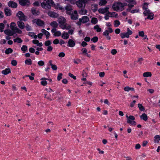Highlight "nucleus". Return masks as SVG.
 I'll list each match as a JSON object with an SVG mask.
<instances>
[{
	"mask_svg": "<svg viewBox=\"0 0 160 160\" xmlns=\"http://www.w3.org/2000/svg\"><path fill=\"white\" fill-rule=\"evenodd\" d=\"M46 80H48V79L45 78H43L41 79V83L42 86H45L47 85L48 83L46 81Z\"/></svg>",
	"mask_w": 160,
	"mask_h": 160,
	"instance_id": "20",
	"label": "nucleus"
},
{
	"mask_svg": "<svg viewBox=\"0 0 160 160\" xmlns=\"http://www.w3.org/2000/svg\"><path fill=\"white\" fill-rule=\"evenodd\" d=\"M140 118L141 119H142L146 121L148 119V117L146 114L144 113L140 116Z\"/></svg>",
	"mask_w": 160,
	"mask_h": 160,
	"instance_id": "31",
	"label": "nucleus"
},
{
	"mask_svg": "<svg viewBox=\"0 0 160 160\" xmlns=\"http://www.w3.org/2000/svg\"><path fill=\"white\" fill-rule=\"evenodd\" d=\"M107 2L106 0H100L99 3V5L101 6H104L106 4Z\"/></svg>",
	"mask_w": 160,
	"mask_h": 160,
	"instance_id": "37",
	"label": "nucleus"
},
{
	"mask_svg": "<svg viewBox=\"0 0 160 160\" xmlns=\"http://www.w3.org/2000/svg\"><path fill=\"white\" fill-rule=\"evenodd\" d=\"M108 14L109 15H110L109 17H116L118 16V14H116V13L114 12H109V11H108Z\"/></svg>",
	"mask_w": 160,
	"mask_h": 160,
	"instance_id": "36",
	"label": "nucleus"
},
{
	"mask_svg": "<svg viewBox=\"0 0 160 160\" xmlns=\"http://www.w3.org/2000/svg\"><path fill=\"white\" fill-rule=\"evenodd\" d=\"M16 16L20 20L25 21L26 20V17L21 11H19L17 13Z\"/></svg>",
	"mask_w": 160,
	"mask_h": 160,
	"instance_id": "10",
	"label": "nucleus"
},
{
	"mask_svg": "<svg viewBox=\"0 0 160 160\" xmlns=\"http://www.w3.org/2000/svg\"><path fill=\"white\" fill-rule=\"evenodd\" d=\"M12 49L11 48H9L5 50V52L7 54H8L10 53H12Z\"/></svg>",
	"mask_w": 160,
	"mask_h": 160,
	"instance_id": "35",
	"label": "nucleus"
},
{
	"mask_svg": "<svg viewBox=\"0 0 160 160\" xmlns=\"http://www.w3.org/2000/svg\"><path fill=\"white\" fill-rule=\"evenodd\" d=\"M53 4V1L52 0H47L45 2L41 3V7L45 9H49L51 8V6Z\"/></svg>",
	"mask_w": 160,
	"mask_h": 160,
	"instance_id": "3",
	"label": "nucleus"
},
{
	"mask_svg": "<svg viewBox=\"0 0 160 160\" xmlns=\"http://www.w3.org/2000/svg\"><path fill=\"white\" fill-rule=\"evenodd\" d=\"M25 63L28 65H31L32 64V62L31 59H29L26 60L25 61Z\"/></svg>",
	"mask_w": 160,
	"mask_h": 160,
	"instance_id": "38",
	"label": "nucleus"
},
{
	"mask_svg": "<svg viewBox=\"0 0 160 160\" xmlns=\"http://www.w3.org/2000/svg\"><path fill=\"white\" fill-rule=\"evenodd\" d=\"M10 28L12 30L14 33L21 34L22 31L16 27V23L14 22L11 23Z\"/></svg>",
	"mask_w": 160,
	"mask_h": 160,
	"instance_id": "4",
	"label": "nucleus"
},
{
	"mask_svg": "<svg viewBox=\"0 0 160 160\" xmlns=\"http://www.w3.org/2000/svg\"><path fill=\"white\" fill-rule=\"evenodd\" d=\"M59 41L58 39H55L53 41V43L55 44H57L59 43Z\"/></svg>",
	"mask_w": 160,
	"mask_h": 160,
	"instance_id": "61",
	"label": "nucleus"
},
{
	"mask_svg": "<svg viewBox=\"0 0 160 160\" xmlns=\"http://www.w3.org/2000/svg\"><path fill=\"white\" fill-rule=\"evenodd\" d=\"M19 20L17 22V25L21 29H23L25 28V25L24 23L22 21Z\"/></svg>",
	"mask_w": 160,
	"mask_h": 160,
	"instance_id": "17",
	"label": "nucleus"
},
{
	"mask_svg": "<svg viewBox=\"0 0 160 160\" xmlns=\"http://www.w3.org/2000/svg\"><path fill=\"white\" fill-rule=\"evenodd\" d=\"M109 8H100L99 9L98 11L99 12L101 13L104 14L105 13L107 12L108 13V10Z\"/></svg>",
	"mask_w": 160,
	"mask_h": 160,
	"instance_id": "16",
	"label": "nucleus"
},
{
	"mask_svg": "<svg viewBox=\"0 0 160 160\" xmlns=\"http://www.w3.org/2000/svg\"><path fill=\"white\" fill-rule=\"evenodd\" d=\"M29 52L32 53H34L35 51V49L32 48H29Z\"/></svg>",
	"mask_w": 160,
	"mask_h": 160,
	"instance_id": "60",
	"label": "nucleus"
},
{
	"mask_svg": "<svg viewBox=\"0 0 160 160\" xmlns=\"http://www.w3.org/2000/svg\"><path fill=\"white\" fill-rule=\"evenodd\" d=\"M26 28L27 31H30L31 30V27L28 25H27L26 26Z\"/></svg>",
	"mask_w": 160,
	"mask_h": 160,
	"instance_id": "62",
	"label": "nucleus"
},
{
	"mask_svg": "<svg viewBox=\"0 0 160 160\" xmlns=\"http://www.w3.org/2000/svg\"><path fill=\"white\" fill-rule=\"evenodd\" d=\"M126 5L125 3L121 2L114 3L112 6V8L113 10L118 11V10L122 11L124 10V7Z\"/></svg>",
	"mask_w": 160,
	"mask_h": 160,
	"instance_id": "2",
	"label": "nucleus"
},
{
	"mask_svg": "<svg viewBox=\"0 0 160 160\" xmlns=\"http://www.w3.org/2000/svg\"><path fill=\"white\" fill-rule=\"evenodd\" d=\"M13 41L15 42H18V43H20L22 42V41L20 38H17L13 39Z\"/></svg>",
	"mask_w": 160,
	"mask_h": 160,
	"instance_id": "41",
	"label": "nucleus"
},
{
	"mask_svg": "<svg viewBox=\"0 0 160 160\" xmlns=\"http://www.w3.org/2000/svg\"><path fill=\"white\" fill-rule=\"evenodd\" d=\"M111 52L112 55H114L117 53V51L116 49H112L111 50Z\"/></svg>",
	"mask_w": 160,
	"mask_h": 160,
	"instance_id": "48",
	"label": "nucleus"
},
{
	"mask_svg": "<svg viewBox=\"0 0 160 160\" xmlns=\"http://www.w3.org/2000/svg\"><path fill=\"white\" fill-rule=\"evenodd\" d=\"M91 22L93 24H95L98 22V19L96 18H92V19Z\"/></svg>",
	"mask_w": 160,
	"mask_h": 160,
	"instance_id": "43",
	"label": "nucleus"
},
{
	"mask_svg": "<svg viewBox=\"0 0 160 160\" xmlns=\"http://www.w3.org/2000/svg\"><path fill=\"white\" fill-rule=\"evenodd\" d=\"M160 140V136L156 135L154 137V142L155 143H158Z\"/></svg>",
	"mask_w": 160,
	"mask_h": 160,
	"instance_id": "32",
	"label": "nucleus"
},
{
	"mask_svg": "<svg viewBox=\"0 0 160 160\" xmlns=\"http://www.w3.org/2000/svg\"><path fill=\"white\" fill-rule=\"evenodd\" d=\"M5 25L2 23H0V31L2 32L3 31Z\"/></svg>",
	"mask_w": 160,
	"mask_h": 160,
	"instance_id": "44",
	"label": "nucleus"
},
{
	"mask_svg": "<svg viewBox=\"0 0 160 160\" xmlns=\"http://www.w3.org/2000/svg\"><path fill=\"white\" fill-rule=\"evenodd\" d=\"M4 33L8 36H11L13 35V34L15 33L9 29H7L4 31Z\"/></svg>",
	"mask_w": 160,
	"mask_h": 160,
	"instance_id": "18",
	"label": "nucleus"
},
{
	"mask_svg": "<svg viewBox=\"0 0 160 160\" xmlns=\"http://www.w3.org/2000/svg\"><path fill=\"white\" fill-rule=\"evenodd\" d=\"M33 5L35 6L38 7L39 6L40 2L38 1H36L33 3Z\"/></svg>",
	"mask_w": 160,
	"mask_h": 160,
	"instance_id": "51",
	"label": "nucleus"
},
{
	"mask_svg": "<svg viewBox=\"0 0 160 160\" xmlns=\"http://www.w3.org/2000/svg\"><path fill=\"white\" fill-rule=\"evenodd\" d=\"M88 45V44L87 42H85L83 41L81 43V45L83 47H85L86 46Z\"/></svg>",
	"mask_w": 160,
	"mask_h": 160,
	"instance_id": "64",
	"label": "nucleus"
},
{
	"mask_svg": "<svg viewBox=\"0 0 160 160\" xmlns=\"http://www.w3.org/2000/svg\"><path fill=\"white\" fill-rule=\"evenodd\" d=\"M68 76L70 77L73 78L74 80H76V77L74 76L73 74L71 73H68Z\"/></svg>",
	"mask_w": 160,
	"mask_h": 160,
	"instance_id": "54",
	"label": "nucleus"
},
{
	"mask_svg": "<svg viewBox=\"0 0 160 160\" xmlns=\"http://www.w3.org/2000/svg\"><path fill=\"white\" fill-rule=\"evenodd\" d=\"M62 73H59L57 77V79L58 81H60L62 78Z\"/></svg>",
	"mask_w": 160,
	"mask_h": 160,
	"instance_id": "53",
	"label": "nucleus"
},
{
	"mask_svg": "<svg viewBox=\"0 0 160 160\" xmlns=\"http://www.w3.org/2000/svg\"><path fill=\"white\" fill-rule=\"evenodd\" d=\"M81 51L82 52V54L84 55H86V56L88 58H90V54H88L87 53V50L86 48H82L81 49Z\"/></svg>",
	"mask_w": 160,
	"mask_h": 160,
	"instance_id": "21",
	"label": "nucleus"
},
{
	"mask_svg": "<svg viewBox=\"0 0 160 160\" xmlns=\"http://www.w3.org/2000/svg\"><path fill=\"white\" fill-rule=\"evenodd\" d=\"M51 44V42L49 41H47L45 42V45L46 46H49Z\"/></svg>",
	"mask_w": 160,
	"mask_h": 160,
	"instance_id": "56",
	"label": "nucleus"
},
{
	"mask_svg": "<svg viewBox=\"0 0 160 160\" xmlns=\"http://www.w3.org/2000/svg\"><path fill=\"white\" fill-rule=\"evenodd\" d=\"M20 4L22 6H28L30 2L28 0H18Z\"/></svg>",
	"mask_w": 160,
	"mask_h": 160,
	"instance_id": "12",
	"label": "nucleus"
},
{
	"mask_svg": "<svg viewBox=\"0 0 160 160\" xmlns=\"http://www.w3.org/2000/svg\"><path fill=\"white\" fill-rule=\"evenodd\" d=\"M87 12V11L83 8L81 9L79 11V13L81 15L85 14Z\"/></svg>",
	"mask_w": 160,
	"mask_h": 160,
	"instance_id": "33",
	"label": "nucleus"
},
{
	"mask_svg": "<svg viewBox=\"0 0 160 160\" xmlns=\"http://www.w3.org/2000/svg\"><path fill=\"white\" fill-rule=\"evenodd\" d=\"M66 9L68 10H72V6L70 5H67L66 8Z\"/></svg>",
	"mask_w": 160,
	"mask_h": 160,
	"instance_id": "47",
	"label": "nucleus"
},
{
	"mask_svg": "<svg viewBox=\"0 0 160 160\" xmlns=\"http://www.w3.org/2000/svg\"><path fill=\"white\" fill-rule=\"evenodd\" d=\"M52 6H53L55 9L60 10H61L63 9L62 7L58 3L55 4L53 2V4H52Z\"/></svg>",
	"mask_w": 160,
	"mask_h": 160,
	"instance_id": "19",
	"label": "nucleus"
},
{
	"mask_svg": "<svg viewBox=\"0 0 160 160\" xmlns=\"http://www.w3.org/2000/svg\"><path fill=\"white\" fill-rule=\"evenodd\" d=\"M51 66V68L52 69L54 70H55L57 69V67L55 65L52 64Z\"/></svg>",
	"mask_w": 160,
	"mask_h": 160,
	"instance_id": "59",
	"label": "nucleus"
},
{
	"mask_svg": "<svg viewBox=\"0 0 160 160\" xmlns=\"http://www.w3.org/2000/svg\"><path fill=\"white\" fill-rule=\"evenodd\" d=\"M125 92H129L130 91H135L134 88L132 87H130L128 86H126L123 88Z\"/></svg>",
	"mask_w": 160,
	"mask_h": 160,
	"instance_id": "26",
	"label": "nucleus"
},
{
	"mask_svg": "<svg viewBox=\"0 0 160 160\" xmlns=\"http://www.w3.org/2000/svg\"><path fill=\"white\" fill-rule=\"evenodd\" d=\"M138 107L139 108L140 110H141V111H143L144 110L143 107L141 104H138Z\"/></svg>",
	"mask_w": 160,
	"mask_h": 160,
	"instance_id": "45",
	"label": "nucleus"
},
{
	"mask_svg": "<svg viewBox=\"0 0 160 160\" xmlns=\"http://www.w3.org/2000/svg\"><path fill=\"white\" fill-rule=\"evenodd\" d=\"M132 31L130 30L129 28L127 29V32H126L121 33L120 36L122 38H129V35L132 34Z\"/></svg>",
	"mask_w": 160,
	"mask_h": 160,
	"instance_id": "7",
	"label": "nucleus"
},
{
	"mask_svg": "<svg viewBox=\"0 0 160 160\" xmlns=\"http://www.w3.org/2000/svg\"><path fill=\"white\" fill-rule=\"evenodd\" d=\"M89 20V18L87 16H84L82 17L81 18L79 19V21L78 22L77 24L78 25H80L81 23H84L88 22Z\"/></svg>",
	"mask_w": 160,
	"mask_h": 160,
	"instance_id": "8",
	"label": "nucleus"
},
{
	"mask_svg": "<svg viewBox=\"0 0 160 160\" xmlns=\"http://www.w3.org/2000/svg\"><path fill=\"white\" fill-rule=\"evenodd\" d=\"M148 5V3H145L143 6V9L145 10L143 14L145 16H148L146 18H145V19L150 18V11L149 9L147 10Z\"/></svg>",
	"mask_w": 160,
	"mask_h": 160,
	"instance_id": "5",
	"label": "nucleus"
},
{
	"mask_svg": "<svg viewBox=\"0 0 160 160\" xmlns=\"http://www.w3.org/2000/svg\"><path fill=\"white\" fill-rule=\"evenodd\" d=\"M52 47L51 46H48L47 48V50L48 51L50 52L52 50Z\"/></svg>",
	"mask_w": 160,
	"mask_h": 160,
	"instance_id": "63",
	"label": "nucleus"
},
{
	"mask_svg": "<svg viewBox=\"0 0 160 160\" xmlns=\"http://www.w3.org/2000/svg\"><path fill=\"white\" fill-rule=\"evenodd\" d=\"M90 0H87L86 2H84L82 0L78 1L76 2V4L77 6L80 8H84L86 6V4Z\"/></svg>",
	"mask_w": 160,
	"mask_h": 160,
	"instance_id": "6",
	"label": "nucleus"
},
{
	"mask_svg": "<svg viewBox=\"0 0 160 160\" xmlns=\"http://www.w3.org/2000/svg\"><path fill=\"white\" fill-rule=\"evenodd\" d=\"M50 24L51 26L54 28H57L58 26V23L56 21H53L51 22Z\"/></svg>",
	"mask_w": 160,
	"mask_h": 160,
	"instance_id": "30",
	"label": "nucleus"
},
{
	"mask_svg": "<svg viewBox=\"0 0 160 160\" xmlns=\"http://www.w3.org/2000/svg\"><path fill=\"white\" fill-rule=\"evenodd\" d=\"M135 119V117L132 115L129 116V117L128 119H127V122L128 123H129L131 125H135L136 124V122L134 121Z\"/></svg>",
	"mask_w": 160,
	"mask_h": 160,
	"instance_id": "11",
	"label": "nucleus"
},
{
	"mask_svg": "<svg viewBox=\"0 0 160 160\" xmlns=\"http://www.w3.org/2000/svg\"><path fill=\"white\" fill-rule=\"evenodd\" d=\"M8 5L9 7H10L13 8H16L17 7V6L16 3L12 1H10L8 3Z\"/></svg>",
	"mask_w": 160,
	"mask_h": 160,
	"instance_id": "22",
	"label": "nucleus"
},
{
	"mask_svg": "<svg viewBox=\"0 0 160 160\" xmlns=\"http://www.w3.org/2000/svg\"><path fill=\"white\" fill-rule=\"evenodd\" d=\"M98 40V38L97 37H95L92 38L91 40L94 42H96Z\"/></svg>",
	"mask_w": 160,
	"mask_h": 160,
	"instance_id": "49",
	"label": "nucleus"
},
{
	"mask_svg": "<svg viewBox=\"0 0 160 160\" xmlns=\"http://www.w3.org/2000/svg\"><path fill=\"white\" fill-rule=\"evenodd\" d=\"M83 83L84 84H87L91 86L92 85V83L90 81H87L86 82H84Z\"/></svg>",
	"mask_w": 160,
	"mask_h": 160,
	"instance_id": "57",
	"label": "nucleus"
},
{
	"mask_svg": "<svg viewBox=\"0 0 160 160\" xmlns=\"http://www.w3.org/2000/svg\"><path fill=\"white\" fill-rule=\"evenodd\" d=\"M4 11L5 14L6 16H10L11 15V11L9 8H5Z\"/></svg>",
	"mask_w": 160,
	"mask_h": 160,
	"instance_id": "23",
	"label": "nucleus"
},
{
	"mask_svg": "<svg viewBox=\"0 0 160 160\" xmlns=\"http://www.w3.org/2000/svg\"><path fill=\"white\" fill-rule=\"evenodd\" d=\"M71 18L73 20H76L78 18V15H74L73 14H72L71 15Z\"/></svg>",
	"mask_w": 160,
	"mask_h": 160,
	"instance_id": "34",
	"label": "nucleus"
},
{
	"mask_svg": "<svg viewBox=\"0 0 160 160\" xmlns=\"http://www.w3.org/2000/svg\"><path fill=\"white\" fill-rule=\"evenodd\" d=\"M11 64L14 66H16L17 64V62L15 60H12L11 61Z\"/></svg>",
	"mask_w": 160,
	"mask_h": 160,
	"instance_id": "55",
	"label": "nucleus"
},
{
	"mask_svg": "<svg viewBox=\"0 0 160 160\" xmlns=\"http://www.w3.org/2000/svg\"><path fill=\"white\" fill-rule=\"evenodd\" d=\"M38 64L39 66H42L44 65V62L43 61L41 60L38 62Z\"/></svg>",
	"mask_w": 160,
	"mask_h": 160,
	"instance_id": "46",
	"label": "nucleus"
},
{
	"mask_svg": "<svg viewBox=\"0 0 160 160\" xmlns=\"http://www.w3.org/2000/svg\"><path fill=\"white\" fill-rule=\"evenodd\" d=\"M28 47L26 45H23L21 48V50L23 51V52H25L27 50Z\"/></svg>",
	"mask_w": 160,
	"mask_h": 160,
	"instance_id": "39",
	"label": "nucleus"
},
{
	"mask_svg": "<svg viewBox=\"0 0 160 160\" xmlns=\"http://www.w3.org/2000/svg\"><path fill=\"white\" fill-rule=\"evenodd\" d=\"M48 15L52 18H57L58 16V14L57 13L52 12H49L48 13Z\"/></svg>",
	"mask_w": 160,
	"mask_h": 160,
	"instance_id": "25",
	"label": "nucleus"
},
{
	"mask_svg": "<svg viewBox=\"0 0 160 160\" xmlns=\"http://www.w3.org/2000/svg\"><path fill=\"white\" fill-rule=\"evenodd\" d=\"M31 12L34 15H38L39 14V11L36 10L34 8H32L31 9Z\"/></svg>",
	"mask_w": 160,
	"mask_h": 160,
	"instance_id": "27",
	"label": "nucleus"
},
{
	"mask_svg": "<svg viewBox=\"0 0 160 160\" xmlns=\"http://www.w3.org/2000/svg\"><path fill=\"white\" fill-rule=\"evenodd\" d=\"M51 32L54 33V35L55 36L58 37L61 35V32L59 31H57L56 28H53L51 30Z\"/></svg>",
	"mask_w": 160,
	"mask_h": 160,
	"instance_id": "13",
	"label": "nucleus"
},
{
	"mask_svg": "<svg viewBox=\"0 0 160 160\" xmlns=\"http://www.w3.org/2000/svg\"><path fill=\"white\" fill-rule=\"evenodd\" d=\"M75 45V42L71 39L68 40V46L70 48L74 47Z\"/></svg>",
	"mask_w": 160,
	"mask_h": 160,
	"instance_id": "15",
	"label": "nucleus"
},
{
	"mask_svg": "<svg viewBox=\"0 0 160 160\" xmlns=\"http://www.w3.org/2000/svg\"><path fill=\"white\" fill-rule=\"evenodd\" d=\"M65 56V54L63 52H60L58 54V56L60 58H63Z\"/></svg>",
	"mask_w": 160,
	"mask_h": 160,
	"instance_id": "52",
	"label": "nucleus"
},
{
	"mask_svg": "<svg viewBox=\"0 0 160 160\" xmlns=\"http://www.w3.org/2000/svg\"><path fill=\"white\" fill-rule=\"evenodd\" d=\"M94 29L96 30L98 32H100L101 31V29L97 25L94 27Z\"/></svg>",
	"mask_w": 160,
	"mask_h": 160,
	"instance_id": "42",
	"label": "nucleus"
},
{
	"mask_svg": "<svg viewBox=\"0 0 160 160\" xmlns=\"http://www.w3.org/2000/svg\"><path fill=\"white\" fill-rule=\"evenodd\" d=\"M32 43L34 44H37L38 46L41 47L42 46V42H39L38 40L35 39L32 41Z\"/></svg>",
	"mask_w": 160,
	"mask_h": 160,
	"instance_id": "29",
	"label": "nucleus"
},
{
	"mask_svg": "<svg viewBox=\"0 0 160 160\" xmlns=\"http://www.w3.org/2000/svg\"><path fill=\"white\" fill-rule=\"evenodd\" d=\"M11 72V70L10 68H7L5 69L2 70V73L4 75H7Z\"/></svg>",
	"mask_w": 160,
	"mask_h": 160,
	"instance_id": "28",
	"label": "nucleus"
},
{
	"mask_svg": "<svg viewBox=\"0 0 160 160\" xmlns=\"http://www.w3.org/2000/svg\"><path fill=\"white\" fill-rule=\"evenodd\" d=\"M143 76L145 78L144 80L145 81L147 82L148 84H149V82L147 78L150 76V72H147L143 73Z\"/></svg>",
	"mask_w": 160,
	"mask_h": 160,
	"instance_id": "14",
	"label": "nucleus"
},
{
	"mask_svg": "<svg viewBox=\"0 0 160 160\" xmlns=\"http://www.w3.org/2000/svg\"><path fill=\"white\" fill-rule=\"evenodd\" d=\"M138 35L140 37H143L144 35V32L143 31H139L138 32Z\"/></svg>",
	"mask_w": 160,
	"mask_h": 160,
	"instance_id": "50",
	"label": "nucleus"
},
{
	"mask_svg": "<svg viewBox=\"0 0 160 160\" xmlns=\"http://www.w3.org/2000/svg\"><path fill=\"white\" fill-rule=\"evenodd\" d=\"M114 25L115 27H118L120 24V22L118 20H115L114 22Z\"/></svg>",
	"mask_w": 160,
	"mask_h": 160,
	"instance_id": "40",
	"label": "nucleus"
},
{
	"mask_svg": "<svg viewBox=\"0 0 160 160\" xmlns=\"http://www.w3.org/2000/svg\"><path fill=\"white\" fill-rule=\"evenodd\" d=\"M134 0H127V1L130 3H132L133 4H136V2Z\"/></svg>",
	"mask_w": 160,
	"mask_h": 160,
	"instance_id": "58",
	"label": "nucleus"
},
{
	"mask_svg": "<svg viewBox=\"0 0 160 160\" xmlns=\"http://www.w3.org/2000/svg\"><path fill=\"white\" fill-rule=\"evenodd\" d=\"M33 23H35L39 26H42L44 24V22L39 19H35L32 20Z\"/></svg>",
	"mask_w": 160,
	"mask_h": 160,
	"instance_id": "9",
	"label": "nucleus"
},
{
	"mask_svg": "<svg viewBox=\"0 0 160 160\" xmlns=\"http://www.w3.org/2000/svg\"><path fill=\"white\" fill-rule=\"evenodd\" d=\"M66 20L63 17L61 16L58 18L59 26L63 29H69L71 27L66 23Z\"/></svg>",
	"mask_w": 160,
	"mask_h": 160,
	"instance_id": "1",
	"label": "nucleus"
},
{
	"mask_svg": "<svg viewBox=\"0 0 160 160\" xmlns=\"http://www.w3.org/2000/svg\"><path fill=\"white\" fill-rule=\"evenodd\" d=\"M69 36V35L67 32H63L62 35V37L64 39H68Z\"/></svg>",
	"mask_w": 160,
	"mask_h": 160,
	"instance_id": "24",
	"label": "nucleus"
}]
</instances>
